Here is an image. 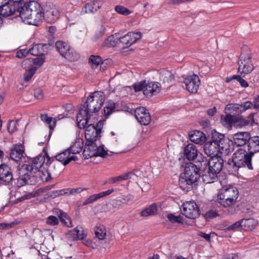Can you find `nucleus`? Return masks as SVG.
Segmentation results:
<instances>
[{"label": "nucleus", "mask_w": 259, "mask_h": 259, "mask_svg": "<svg viewBox=\"0 0 259 259\" xmlns=\"http://www.w3.org/2000/svg\"><path fill=\"white\" fill-rule=\"evenodd\" d=\"M70 151L67 149L57 155L56 158L57 161L61 162L63 165H67L69 163L68 158Z\"/></svg>", "instance_id": "obj_41"}, {"label": "nucleus", "mask_w": 259, "mask_h": 259, "mask_svg": "<svg viewBox=\"0 0 259 259\" xmlns=\"http://www.w3.org/2000/svg\"><path fill=\"white\" fill-rule=\"evenodd\" d=\"M115 10L118 13L125 16L131 14V11L128 9L122 6H117Z\"/></svg>", "instance_id": "obj_54"}, {"label": "nucleus", "mask_w": 259, "mask_h": 259, "mask_svg": "<svg viewBox=\"0 0 259 259\" xmlns=\"http://www.w3.org/2000/svg\"><path fill=\"white\" fill-rule=\"evenodd\" d=\"M218 174V173L213 172L208 168L207 172L202 176L203 181L206 184L212 183L217 179Z\"/></svg>", "instance_id": "obj_40"}, {"label": "nucleus", "mask_w": 259, "mask_h": 259, "mask_svg": "<svg viewBox=\"0 0 259 259\" xmlns=\"http://www.w3.org/2000/svg\"><path fill=\"white\" fill-rule=\"evenodd\" d=\"M32 165L24 164L19 169V174L21 175L18 179L20 186L24 185H31V175Z\"/></svg>", "instance_id": "obj_13"}, {"label": "nucleus", "mask_w": 259, "mask_h": 259, "mask_svg": "<svg viewBox=\"0 0 259 259\" xmlns=\"http://www.w3.org/2000/svg\"><path fill=\"white\" fill-rule=\"evenodd\" d=\"M100 131L95 128L93 123L89 124L87 127L85 132L86 142H95L97 138L100 136Z\"/></svg>", "instance_id": "obj_20"}, {"label": "nucleus", "mask_w": 259, "mask_h": 259, "mask_svg": "<svg viewBox=\"0 0 259 259\" xmlns=\"http://www.w3.org/2000/svg\"><path fill=\"white\" fill-rule=\"evenodd\" d=\"M198 151L197 147L192 143L187 144L184 148V155L190 161L195 160L197 157Z\"/></svg>", "instance_id": "obj_26"}, {"label": "nucleus", "mask_w": 259, "mask_h": 259, "mask_svg": "<svg viewBox=\"0 0 259 259\" xmlns=\"http://www.w3.org/2000/svg\"><path fill=\"white\" fill-rule=\"evenodd\" d=\"M118 46V38H116L114 35L108 36L103 41L102 46L103 47H114Z\"/></svg>", "instance_id": "obj_43"}, {"label": "nucleus", "mask_w": 259, "mask_h": 259, "mask_svg": "<svg viewBox=\"0 0 259 259\" xmlns=\"http://www.w3.org/2000/svg\"><path fill=\"white\" fill-rule=\"evenodd\" d=\"M159 80L162 82L163 85L162 88L164 89L168 88L174 79V76L172 73L168 70L161 69L159 72Z\"/></svg>", "instance_id": "obj_18"}, {"label": "nucleus", "mask_w": 259, "mask_h": 259, "mask_svg": "<svg viewBox=\"0 0 259 259\" xmlns=\"http://www.w3.org/2000/svg\"><path fill=\"white\" fill-rule=\"evenodd\" d=\"M51 168H53V169H52V172L53 175L55 176L59 175L62 171L60 165L58 163L56 164L54 163Z\"/></svg>", "instance_id": "obj_59"}, {"label": "nucleus", "mask_w": 259, "mask_h": 259, "mask_svg": "<svg viewBox=\"0 0 259 259\" xmlns=\"http://www.w3.org/2000/svg\"><path fill=\"white\" fill-rule=\"evenodd\" d=\"M22 66L25 70L24 73V80L29 81L32 77V60L29 58L24 60L22 63Z\"/></svg>", "instance_id": "obj_29"}, {"label": "nucleus", "mask_w": 259, "mask_h": 259, "mask_svg": "<svg viewBox=\"0 0 259 259\" xmlns=\"http://www.w3.org/2000/svg\"><path fill=\"white\" fill-rule=\"evenodd\" d=\"M183 82L189 93L195 94L198 90L200 80L198 75L192 74L184 76Z\"/></svg>", "instance_id": "obj_11"}, {"label": "nucleus", "mask_w": 259, "mask_h": 259, "mask_svg": "<svg viewBox=\"0 0 259 259\" xmlns=\"http://www.w3.org/2000/svg\"><path fill=\"white\" fill-rule=\"evenodd\" d=\"M56 48L60 55L70 61H75L79 58V54L71 49L66 42L58 41L55 44Z\"/></svg>", "instance_id": "obj_6"}, {"label": "nucleus", "mask_w": 259, "mask_h": 259, "mask_svg": "<svg viewBox=\"0 0 259 259\" xmlns=\"http://www.w3.org/2000/svg\"><path fill=\"white\" fill-rule=\"evenodd\" d=\"M250 134L247 132H238L233 135V143L237 146H242L250 140Z\"/></svg>", "instance_id": "obj_22"}, {"label": "nucleus", "mask_w": 259, "mask_h": 259, "mask_svg": "<svg viewBox=\"0 0 259 259\" xmlns=\"http://www.w3.org/2000/svg\"><path fill=\"white\" fill-rule=\"evenodd\" d=\"M157 206L155 203H152L148 207L143 210L140 214L142 217H146L149 215H153L157 214Z\"/></svg>", "instance_id": "obj_39"}, {"label": "nucleus", "mask_w": 259, "mask_h": 259, "mask_svg": "<svg viewBox=\"0 0 259 259\" xmlns=\"http://www.w3.org/2000/svg\"><path fill=\"white\" fill-rule=\"evenodd\" d=\"M136 172H138V171L137 170L134 172L131 171L120 175L121 181L131 179L134 175H138V174H136Z\"/></svg>", "instance_id": "obj_63"}, {"label": "nucleus", "mask_w": 259, "mask_h": 259, "mask_svg": "<svg viewBox=\"0 0 259 259\" xmlns=\"http://www.w3.org/2000/svg\"><path fill=\"white\" fill-rule=\"evenodd\" d=\"M18 122L17 120H11L8 125V130L10 133H13L18 129Z\"/></svg>", "instance_id": "obj_50"}, {"label": "nucleus", "mask_w": 259, "mask_h": 259, "mask_svg": "<svg viewBox=\"0 0 259 259\" xmlns=\"http://www.w3.org/2000/svg\"><path fill=\"white\" fill-rule=\"evenodd\" d=\"M33 95L35 98L37 100H41L44 98V93L40 89H36L34 90V92L33 93Z\"/></svg>", "instance_id": "obj_62"}, {"label": "nucleus", "mask_w": 259, "mask_h": 259, "mask_svg": "<svg viewBox=\"0 0 259 259\" xmlns=\"http://www.w3.org/2000/svg\"><path fill=\"white\" fill-rule=\"evenodd\" d=\"M182 212L186 217L191 219H195L200 214L197 205L194 201H191L183 203Z\"/></svg>", "instance_id": "obj_12"}, {"label": "nucleus", "mask_w": 259, "mask_h": 259, "mask_svg": "<svg viewBox=\"0 0 259 259\" xmlns=\"http://www.w3.org/2000/svg\"><path fill=\"white\" fill-rule=\"evenodd\" d=\"M83 143L82 139L76 140L73 145L70 146L67 150L70 151L72 154L79 153L82 149Z\"/></svg>", "instance_id": "obj_37"}, {"label": "nucleus", "mask_w": 259, "mask_h": 259, "mask_svg": "<svg viewBox=\"0 0 259 259\" xmlns=\"http://www.w3.org/2000/svg\"><path fill=\"white\" fill-rule=\"evenodd\" d=\"M241 75H234L233 77L238 81L240 85L243 88H247L248 87V82L241 76Z\"/></svg>", "instance_id": "obj_56"}, {"label": "nucleus", "mask_w": 259, "mask_h": 259, "mask_svg": "<svg viewBox=\"0 0 259 259\" xmlns=\"http://www.w3.org/2000/svg\"><path fill=\"white\" fill-rule=\"evenodd\" d=\"M248 143L249 154L251 156L254 153L259 151V137L255 136L250 138Z\"/></svg>", "instance_id": "obj_32"}, {"label": "nucleus", "mask_w": 259, "mask_h": 259, "mask_svg": "<svg viewBox=\"0 0 259 259\" xmlns=\"http://www.w3.org/2000/svg\"><path fill=\"white\" fill-rule=\"evenodd\" d=\"M102 3L100 1H93L86 4L81 9L82 14L94 13L101 7Z\"/></svg>", "instance_id": "obj_30"}, {"label": "nucleus", "mask_w": 259, "mask_h": 259, "mask_svg": "<svg viewBox=\"0 0 259 259\" xmlns=\"http://www.w3.org/2000/svg\"><path fill=\"white\" fill-rule=\"evenodd\" d=\"M213 139L217 142L219 152L220 153L227 155L233 151V141L225 138L223 134L215 132L213 133Z\"/></svg>", "instance_id": "obj_5"}, {"label": "nucleus", "mask_w": 259, "mask_h": 259, "mask_svg": "<svg viewBox=\"0 0 259 259\" xmlns=\"http://www.w3.org/2000/svg\"><path fill=\"white\" fill-rule=\"evenodd\" d=\"M145 82L146 80H144L135 83L133 85V87L135 92H137L140 91H143V92L144 93V88L145 87Z\"/></svg>", "instance_id": "obj_57"}, {"label": "nucleus", "mask_w": 259, "mask_h": 259, "mask_svg": "<svg viewBox=\"0 0 259 259\" xmlns=\"http://www.w3.org/2000/svg\"><path fill=\"white\" fill-rule=\"evenodd\" d=\"M213 139V134H212L211 140L206 142L203 147V149L205 153L208 156L212 157V156H218L217 154L219 152L218 147Z\"/></svg>", "instance_id": "obj_24"}, {"label": "nucleus", "mask_w": 259, "mask_h": 259, "mask_svg": "<svg viewBox=\"0 0 259 259\" xmlns=\"http://www.w3.org/2000/svg\"><path fill=\"white\" fill-rule=\"evenodd\" d=\"M241 106L239 104H228L225 107L226 112H230L231 113L235 112V113H241Z\"/></svg>", "instance_id": "obj_45"}, {"label": "nucleus", "mask_w": 259, "mask_h": 259, "mask_svg": "<svg viewBox=\"0 0 259 259\" xmlns=\"http://www.w3.org/2000/svg\"><path fill=\"white\" fill-rule=\"evenodd\" d=\"M69 235L73 240H81L83 244L88 245L89 242L85 239L87 237V233L81 226H77L73 230L70 231Z\"/></svg>", "instance_id": "obj_23"}, {"label": "nucleus", "mask_w": 259, "mask_h": 259, "mask_svg": "<svg viewBox=\"0 0 259 259\" xmlns=\"http://www.w3.org/2000/svg\"><path fill=\"white\" fill-rule=\"evenodd\" d=\"M190 140L191 142L198 144L204 143L206 139L205 135L199 131H194L189 134Z\"/></svg>", "instance_id": "obj_31"}, {"label": "nucleus", "mask_w": 259, "mask_h": 259, "mask_svg": "<svg viewBox=\"0 0 259 259\" xmlns=\"http://www.w3.org/2000/svg\"><path fill=\"white\" fill-rule=\"evenodd\" d=\"M47 44H34V43H33V56L45 55V53L47 52Z\"/></svg>", "instance_id": "obj_38"}, {"label": "nucleus", "mask_w": 259, "mask_h": 259, "mask_svg": "<svg viewBox=\"0 0 259 259\" xmlns=\"http://www.w3.org/2000/svg\"><path fill=\"white\" fill-rule=\"evenodd\" d=\"M241 112H244L247 110L254 108V103L250 101H246L241 104Z\"/></svg>", "instance_id": "obj_55"}, {"label": "nucleus", "mask_w": 259, "mask_h": 259, "mask_svg": "<svg viewBox=\"0 0 259 259\" xmlns=\"http://www.w3.org/2000/svg\"><path fill=\"white\" fill-rule=\"evenodd\" d=\"M17 5L12 4L8 0L0 1V15L8 17L14 14L17 11Z\"/></svg>", "instance_id": "obj_15"}, {"label": "nucleus", "mask_w": 259, "mask_h": 259, "mask_svg": "<svg viewBox=\"0 0 259 259\" xmlns=\"http://www.w3.org/2000/svg\"><path fill=\"white\" fill-rule=\"evenodd\" d=\"M32 49H21L17 52L16 57L19 59H22L26 57L29 53L32 54L31 53Z\"/></svg>", "instance_id": "obj_51"}, {"label": "nucleus", "mask_w": 259, "mask_h": 259, "mask_svg": "<svg viewBox=\"0 0 259 259\" xmlns=\"http://www.w3.org/2000/svg\"><path fill=\"white\" fill-rule=\"evenodd\" d=\"M115 108V105L113 102H109L104 108V115L107 117L109 116L113 111Z\"/></svg>", "instance_id": "obj_49"}, {"label": "nucleus", "mask_w": 259, "mask_h": 259, "mask_svg": "<svg viewBox=\"0 0 259 259\" xmlns=\"http://www.w3.org/2000/svg\"><path fill=\"white\" fill-rule=\"evenodd\" d=\"M44 8L37 2L33 0V25L39 26L45 20Z\"/></svg>", "instance_id": "obj_16"}, {"label": "nucleus", "mask_w": 259, "mask_h": 259, "mask_svg": "<svg viewBox=\"0 0 259 259\" xmlns=\"http://www.w3.org/2000/svg\"><path fill=\"white\" fill-rule=\"evenodd\" d=\"M251 156L246 151L241 148L238 149L233 154L232 162L238 168L246 166L248 169H252Z\"/></svg>", "instance_id": "obj_4"}, {"label": "nucleus", "mask_w": 259, "mask_h": 259, "mask_svg": "<svg viewBox=\"0 0 259 259\" xmlns=\"http://www.w3.org/2000/svg\"><path fill=\"white\" fill-rule=\"evenodd\" d=\"M33 179L36 183L40 184L41 182H48L52 179V174L47 169L42 167L33 171Z\"/></svg>", "instance_id": "obj_17"}, {"label": "nucleus", "mask_w": 259, "mask_h": 259, "mask_svg": "<svg viewBox=\"0 0 259 259\" xmlns=\"http://www.w3.org/2000/svg\"><path fill=\"white\" fill-rule=\"evenodd\" d=\"M44 193V189L42 188H40L33 193V198L36 197L37 196H39V198L35 199L33 200V202L34 201L35 203H38L39 202H41L43 200L45 199V197H43L42 193Z\"/></svg>", "instance_id": "obj_53"}, {"label": "nucleus", "mask_w": 259, "mask_h": 259, "mask_svg": "<svg viewBox=\"0 0 259 259\" xmlns=\"http://www.w3.org/2000/svg\"><path fill=\"white\" fill-rule=\"evenodd\" d=\"M221 119L222 123L228 128H230L233 123L237 122L236 117L230 113L226 115H222Z\"/></svg>", "instance_id": "obj_35"}, {"label": "nucleus", "mask_w": 259, "mask_h": 259, "mask_svg": "<svg viewBox=\"0 0 259 259\" xmlns=\"http://www.w3.org/2000/svg\"><path fill=\"white\" fill-rule=\"evenodd\" d=\"M33 74L46 61L45 55H34L33 56Z\"/></svg>", "instance_id": "obj_42"}, {"label": "nucleus", "mask_w": 259, "mask_h": 259, "mask_svg": "<svg viewBox=\"0 0 259 259\" xmlns=\"http://www.w3.org/2000/svg\"><path fill=\"white\" fill-rule=\"evenodd\" d=\"M242 229L249 231L253 229L257 223V221L252 218L241 220Z\"/></svg>", "instance_id": "obj_36"}, {"label": "nucleus", "mask_w": 259, "mask_h": 259, "mask_svg": "<svg viewBox=\"0 0 259 259\" xmlns=\"http://www.w3.org/2000/svg\"><path fill=\"white\" fill-rule=\"evenodd\" d=\"M142 37L140 32H130L124 36L118 38V46L121 48H127L136 42Z\"/></svg>", "instance_id": "obj_10"}, {"label": "nucleus", "mask_w": 259, "mask_h": 259, "mask_svg": "<svg viewBox=\"0 0 259 259\" xmlns=\"http://www.w3.org/2000/svg\"><path fill=\"white\" fill-rule=\"evenodd\" d=\"M199 178L198 170L196 166L191 163L185 168L184 173L180 176L179 184L180 188L188 191L192 187V185Z\"/></svg>", "instance_id": "obj_3"}, {"label": "nucleus", "mask_w": 259, "mask_h": 259, "mask_svg": "<svg viewBox=\"0 0 259 259\" xmlns=\"http://www.w3.org/2000/svg\"><path fill=\"white\" fill-rule=\"evenodd\" d=\"M18 223L17 222H12L10 223H0V229H9L12 228L17 225Z\"/></svg>", "instance_id": "obj_58"}, {"label": "nucleus", "mask_w": 259, "mask_h": 259, "mask_svg": "<svg viewBox=\"0 0 259 259\" xmlns=\"http://www.w3.org/2000/svg\"><path fill=\"white\" fill-rule=\"evenodd\" d=\"M167 218L171 223L178 222L180 223H183L184 222L183 218L180 215L176 216L172 214H168L167 215Z\"/></svg>", "instance_id": "obj_52"}, {"label": "nucleus", "mask_w": 259, "mask_h": 259, "mask_svg": "<svg viewBox=\"0 0 259 259\" xmlns=\"http://www.w3.org/2000/svg\"><path fill=\"white\" fill-rule=\"evenodd\" d=\"M113 191L114 190L112 189L108 190L106 191L102 192L98 194L92 195L85 200V201L83 202V205L92 203L99 198L110 195Z\"/></svg>", "instance_id": "obj_33"}, {"label": "nucleus", "mask_w": 259, "mask_h": 259, "mask_svg": "<svg viewBox=\"0 0 259 259\" xmlns=\"http://www.w3.org/2000/svg\"><path fill=\"white\" fill-rule=\"evenodd\" d=\"M47 223L51 226H55L58 224L59 220L57 217L51 215L48 218Z\"/></svg>", "instance_id": "obj_61"}, {"label": "nucleus", "mask_w": 259, "mask_h": 259, "mask_svg": "<svg viewBox=\"0 0 259 259\" xmlns=\"http://www.w3.org/2000/svg\"><path fill=\"white\" fill-rule=\"evenodd\" d=\"M45 160V158L43 155H39L35 158H33V171H36L42 167Z\"/></svg>", "instance_id": "obj_44"}, {"label": "nucleus", "mask_w": 259, "mask_h": 259, "mask_svg": "<svg viewBox=\"0 0 259 259\" xmlns=\"http://www.w3.org/2000/svg\"><path fill=\"white\" fill-rule=\"evenodd\" d=\"M13 179L11 168L5 164L0 165V181L9 183Z\"/></svg>", "instance_id": "obj_25"}, {"label": "nucleus", "mask_w": 259, "mask_h": 259, "mask_svg": "<svg viewBox=\"0 0 259 259\" xmlns=\"http://www.w3.org/2000/svg\"><path fill=\"white\" fill-rule=\"evenodd\" d=\"M106 28L104 26L101 25L96 30L94 35L92 37V40L96 41L102 38L105 34Z\"/></svg>", "instance_id": "obj_47"}, {"label": "nucleus", "mask_w": 259, "mask_h": 259, "mask_svg": "<svg viewBox=\"0 0 259 259\" xmlns=\"http://www.w3.org/2000/svg\"><path fill=\"white\" fill-rule=\"evenodd\" d=\"M105 101L103 92H95L90 95L83 105L80 106L76 116L78 127L84 128L92 117L95 118Z\"/></svg>", "instance_id": "obj_1"}, {"label": "nucleus", "mask_w": 259, "mask_h": 259, "mask_svg": "<svg viewBox=\"0 0 259 259\" xmlns=\"http://www.w3.org/2000/svg\"><path fill=\"white\" fill-rule=\"evenodd\" d=\"M135 116L141 124L148 125L151 121V116L145 108L140 107L135 110Z\"/></svg>", "instance_id": "obj_14"}, {"label": "nucleus", "mask_w": 259, "mask_h": 259, "mask_svg": "<svg viewBox=\"0 0 259 259\" xmlns=\"http://www.w3.org/2000/svg\"><path fill=\"white\" fill-rule=\"evenodd\" d=\"M239 228L242 229L241 220L230 225L227 229L228 230H235Z\"/></svg>", "instance_id": "obj_64"}, {"label": "nucleus", "mask_w": 259, "mask_h": 259, "mask_svg": "<svg viewBox=\"0 0 259 259\" xmlns=\"http://www.w3.org/2000/svg\"><path fill=\"white\" fill-rule=\"evenodd\" d=\"M162 88L161 85L158 82H146L144 88V94L151 97L155 93H159Z\"/></svg>", "instance_id": "obj_21"}, {"label": "nucleus", "mask_w": 259, "mask_h": 259, "mask_svg": "<svg viewBox=\"0 0 259 259\" xmlns=\"http://www.w3.org/2000/svg\"><path fill=\"white\" fill-rule=\"evenodd\" d=\"M45 20L49 23H54L60 18V13L55 5L47 4L44 8Z\"/></svg>", "instance_id": "obj_9"}, {"label": "nucleus", "mask_w": 259, "mask_h": 259, "mask_svg": "<svg viewBox=\"0 0 259 259\" xmlns=\"http://www.w3.org/2000/svg\"><path fill=\"white\" fill-rule=\"evenodd\" d=\"M41 120L44 122L50 128V133L51 135L56 125V118L49 117L47 114H41L40 115Z\"/></svg>", "instance_id": "obj_34"}, {"label": "nucleus", "mask_w": 259, "mask_h": 259, "mask_svg": "<svg viewBox=\"0 0 259 259\" xmlns=\"http://www.w3.org/2000/svg\"><path fill=\"white\" fill-rule=\"evenodd\" d=\"M81 191L80 188L63 189L51 192L50 196L55 198L62 195H74L80 192Z\"/></svg>", "instance_id": "obj_28"}, {"label": "nucleus", "mask_w": 259, "mask_h": 259, "mask_svg": "<svg viewBox=\"0 0 259 259\" xmlns=\"http://www.w3.org/2000/svg\"><path fill=\"white\" fill-rule=\"evenodd\" d=\"M95 235L100 240H103L105 239L106 233L104 230H102L100 228H97L95 231Z\"/></svg>", "instance_id": "obj_60"}, {"label": "nucleus", "mask_w": 259, "mask_h": 259, "mask_svg": "<svg viewBox=\"0 0 259 259\" xmlns=\"http://www.w3.org/2000/svg\"><path fill=\"white\" fill-rule=\"evenodd\" d=\"M24 153L23 146L21 144H16L11 148L10 156L13 160L18 161L23 157Z\"/></svg>", "instance_id": "obj_27"}, {"label": "nucleus", "mask_w": 259, "mask_h": 259, "mask_svg": "<svg viewBox=\"0 0 259 259\" xmlns=\"http://www.w3.org/2000/svg\"><path fill=\"white\" fill-rule=\"evenodd\" d=\"M224 160L220 156H212L208 161V168L213 172L219 173L222 169Z\"/></svg>", "instance_id": "obj_19"}, {"label": "nucleus", "mask_w": 259, "mask_h": 259, "mask_svg": "<svg viewBox=\"0 0 259 259\" xmlns=\"http://www.w3.org/2000/svg\"><path fill=\"white\" fill-rule=\"evenodd\" d=\"M61 222L68 228L73 227L70 218L65 212L61 211L59 215Z\"/></svg>", "instance_id": "obj_46"}, {"label": "nucleus", "mask_w": 259, "mask_h": 259, "mask_svg": "<svg viewBox=\"0 0 259 259\" xmlns=\"http://www.w3.org/2000/svg\"><path fill=\"white\" fill-rule=\"evenodd\" d=\"M102 62V59L99 56L91 55L89 59V63L92 68H96Z\"/></svg>", "instance_id": "obj_48"}, {"label": "nucleus", "mask_w": 259, "mask_h": 259, "mask_svg": "<svg viewBox=\"0 0 259 259\" xmlns=\"http://www.w3.org/2000/svg\"><path fill=\"white\" fill-rule=\"evenodd\" d=\"M238 72L243 77L250 73L254 68L251 57L249 54H242L240 55L238 61Z\"/></svg>", "instance_id": "obj_8"}, {"label": "nucleus", "mask_w": 259, "mask_h": 259, "mask_svg": "<svg viewBox=\"0 0 259 259\" xmlns=\"http://www.w3.org/2000/svg\"><path fill=\"white\" fill-rule=\"evenodd\" d=\"M238 197L237 189L232 186L223 187L219 191L217 201L224 207H230L235 205Z\"/></svg>", "instance_id": "obj_2"}, {"label": "nucleus", "mask_w": 259, "mask_h": 259, "mask_svg": "<svg viewBox=\"0 0 259 259\" xmlns=\"http://www.w3.org/2000/svg\"><path fill=\"white\" fill-rule=\"evenodd\" d=\"M107 152L104 149L103 146H97L95 142H86L83 150V156L88 159L92 157L101 156L105 157Z\"/></svg>", "instance_id": "obj_7"}]
</instances>
